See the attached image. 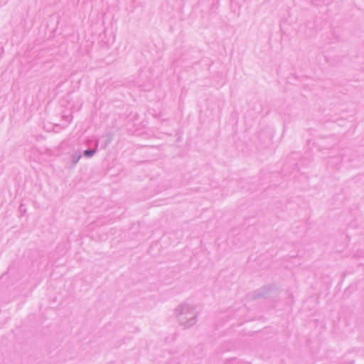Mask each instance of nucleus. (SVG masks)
Instances as JSON below:
<instances>
[{"instance_id":"obj_1","label":"nucleus","mask_w":364,"mask_h":364,"mask_svg":"<svg viewBox=\"0 0 364 364\" xmlns=\"http://www.w3.org/2000/svg\"><path fill=\"white\" fill-rule=\"evenodd\" d=\"M93 154H94V151H88V150H87V151H85V154L86 156H92Z\"/></svg>"}]
</instances>
